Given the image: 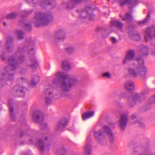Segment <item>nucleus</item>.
Wrapping results in <instances>:
<instances>
[{
  "label": "nucleus",
  "mask_w": 155,
  "mask_h": 155,
  "mask_svg": "<svg viewBox=\"0 0 155 155\" xmlns=\"http://www.w3.org/2000/svg\"><path fill=\"white\" fill-rule=\"evenodd\" d=\"M55 77L53 81V83L61 84L62 88L64 91L69 90L77 81L75 78H71L68 75L65 74L62 72H58L56 74Z\"/></svg>",
  "instance_id": "1"
},
{
  "label": "nucleus",
  "mask_w": 155,
  "mask_h": 155,
  "mask_svg": "<svg viewBox=\"0 0 155 155\" xmlns=\"http://www.w3.org/2000/svg\"><path fill=\"white\" fill-rule=\"evenodd\" d=\"M136 61L138 63V65L135 66L134 65L131 66L128 70V74L131 77H145L147 74V70L144 64L143 59L141 58H137Z\"/></svg>",
  "instance_id": "2"
},
{
  "label": "nucleus",
  "mask_w": 155,
  "mask_h": 155,
  "mask_svg": "<svg viewBox=\"0 0 155 155\" xmlns=\"http://www.w3.org/2000/svg\"><path fill=\"white\" fill-rule=\"evenodd\" d=\"M103 129L104 132L101 130L97 131H94V135L96 140L100 141L105 138V134L108 136L110 141L113 142L114 140V136L112 133L110 128L107 126L105 125L103 127Z\"/></svg>",
  "instance_id": "3"
},
{
  "label": "nucleus",
  "mask_w": 155,
  "mask_h": 155,
  "mask_svg": "<svg viewBox=\"0 0 155 155\" xmlns=\"http://www.w3.org/2000/svg\"><path fill=\"white\" fill-rule=\"evenodd\" d=\"M35 22L37 25H46L52 19L51 14H44L41 12H37L35 18Z\"/></svg>",
  "instance_id": "4"
},
{
  "label": "nucleus",
  "mask_w": 155,
  "mask_h": 155,
  "mask_svg": "<svg viewBox=\"0 0 155 155\" xmlns=\"http://www.w3.org/2000/svg\"><path fill=\"white\" fill-rule=\"evenodd\" d=\"M148 92V90L146 89L143 90L141 92L140 96L137 93H134L132 97L131 102L134 103L137 101H138L139 102H142L144 100L145 96Z\"/></svg>",
  "instance_id": "5"
},
{
  "label": "nucleus",
  "mask_w": 155,
  "mask_h": 155,
  "mask_svg": "<svg viewBox=\"0 0 155 155\" xmlns=\"http://www.w3.org/2000/svg\"><path fill=\"white\" fill-rule=\"evenodd\" d=\"M115 1H119L120 6H123L127 4L134 7L140 3L139 0H114Z\"/></svg>",
  "instance_id": "6"
},
{
  "label": "nucleus",
  "mask_w": 155,
  "mask_h": 155,
  "mask_svg": "<svg viewBox=\"0 0 155 155\" xmlns=\"http://www.w3.org/2000/svg\"><path fill=\"white\" fill-rule=\"evenodd\" d=\"M34 120L38 123L41 122L43 118V114L39 110L35 111L32 116Z\"/></svg>",
  "instance_id": "7"
},
{
  "label": "nucleus",
  "mask_w": 155,
  "mask_h": 155,
  "mask_svg": "<svg viewBox=\"0 0 155 155\" xmlns=\"http://www.w3.org/2000/svg\"><path fill=\"white\" fill-rule=\"evenodd\" d=\"M127 115L126 114L121 115L119 121V124L120 128L124 129L126 126L127 121Z\"/></svg>",
  "instance_id": "8"
},
{
  "label": "nucleus",
  "mask_w": 155,
  "mask_h": 155,
  "mask_svg": "<svg viewBox=\"0 0 155 155\" xmlns=\"http://www.w3.org/2000/svg\"><path fill=\"white\" fill-rule=\"evenodd\" d=\"M135 53L132 50H129L127 53L123 61L124 64L126 63L128 61L132 60L134 56Z\"/></svg>",
  "instance_id": "9"
},
{
  "label": "nucleus",
  "mask_w": 155,
  "mask_h": 155,
  "mask_svg": "<svg viewBox=\"0 0 155 155\" xmlns=\"http://www.w3.org/2000/svg\"><path fill=\"white\" fill-rule=\"evenodd\" d=\"M86 144L85 146L84 151L85 154H89L91 152V145L90 143V140L88 138L86 141Z\"/></svg>",
  "instance_id": "10"
},
{
  "label": "nucleus",
  "mask_w": 155,
  "mask_h": 155,
  "mask_svg": "<svg viewBox=\"0 0 155 155\" xmlns=\"http://www.w3.org/2000/svg\"><path fill=\"white\" fill-rule=\"evenodd\" d=\"M8 63L9 66L11 67L13 70L15 69L18 65L16 60L13 58H10L8 60Z\"/></svg>",
  "instance_id": "11"
},
{
  "label": "nucleus",
  "mask_w": 155,
  "mask_h": 155,
  "mask_svg": "<svg viewBox=\"0 0 155 155\" xmlns=\"http://www.w3.org/2000/svg\"><path fill=\"white\" fill-rule=\"evenodd\" d=\"M81 1V0H71L70 2L67 5V7L69 9L73 8Z\"/></svg>",
  "instance_id": "12"
},
{
  "label": "nucleus",
  "mask_w": 155,
  "mask_h": 155,
  "mask_svg": "<svg viewBox=\"0 0 155 155\" xmlns=\"http://www.w3.org/2000/svg\"><path fill=\"white\" fill-rule=\"evenodd\" d=\"M68 122L67 119L66 118H64L60 121L57 126L58 130H60L61 128H63L65 127Z\"/></svg>",
  "instance_id": "13"
},
{
  "label": "nucleus",
  "mask_w": 155,
  "mask_h": 155,
  "mask_svg": "<svg viewBox=\"0 0 155 155\" xmlns=\"http://www.w3.org/2000/svg\"><path fill=\"white\" fill-rule=\"evenodd\" d=\"M94 114V113L93 111L87 112L82 115L83 119L84 120H85L93 117Z\"/></svg>",
  "instance_id": "14"
},
{
  "label": "nucleus",
  "mask_w": 155,
  "mask_h": 155,
  "mask_svg": "<svg viewBox=\"0 0 155 155\" xmlns=\"http://www.w3.org/2000/svg\"><path fill=\"white\" fill-rule=\"evenodd\" d=\"M125 87L128 91H130L134 88V84L131 81H127L125 84Z\"/></svg>",
  "instance_id": "15"
},
{
  "label": "nucleus",
  "mask_w": 155,
  "mask_h": 155,
  "mask_svg": "<svg viewBox=\"0 0 155 155\" xmlns=\"http://www.w3.org/2000/svg\"><path fill=\"white\" fill-rule=\"evenodd\" d=\"M111 26H114L118 28H121L123 24L118 20L112 21L110 23Z\"/></svg>",
  "instance_id": "16"
},
{
  "label": "nucleus",
  "mask_w": 155,
  "mask_h": 155,
  "mask_svg": "<svg viewBox=\"0 0 155 155\" xmlns=\"http://www.w3.org/2000/svg\"><path fill=\"white\" fill-rule=\"evenodd\" d=\"M149 51V49L147 47L143 45L141 46L140 51L143 55H147L148 54Z\"/></svg>",
  "instance_id": "17"
},
{
  "label": "nucleus",
  "mask_w": 155,
  "mask_h": 155,
  "mask_svg": "<svg viewBox=\"0 0 155 155\" xmlns=\"http://www.w3.org/2000/svg\"><path fill=\"white\" fill-rule=\"evenodd\" d=\"M62 66V68L66 70H69L70 68V67L68 62L66 60L63 61Z\"/></svg>",
  "instance_id": "18"
},
{
  "label": "nucleus",
  "mask_w": 155,
  "mask_h": 155,
  "mask_svg": "<svg viewBox=\"0 0 155 155\" xmlns=\"http://www.w3.org/2000/svg\"><path fill=\"white\" fill-rule=\"evenodd\" d=\"M120 17L122 18L123 20L126 21L128 22L131 21L132 19L131 15L129 13L126 14L125 18H123L122 16H120Z\"/></svg>",
  "instance_id": "19"
},
{
  "label": "nucleus",
  "mask_w": 155,
  "mask_h": 155,
  "mask_svg": "<svg viewBox=\"0 0 155 155\" xmlns=\"http://www.w3.org/2000/svg\"><path fill=\"white\" fill-rule=\"evenodd\" d=\"M39 77L38 76H35V78L32 79L31 84H29L30 85L34 87L36 86L38 82L39 81Z\"/></svg>",
  "instance_id": "20"
},
{
  "label": "nucleus",
  "mask_w": 155,
  "mask_h": 155,
  "mask_svg": "<svg viewBox=\"0 0 155 155\" xmlns=\"http://www.w3.org/2000/svg\"><path fill=\"white\" fill-rule=\"evenodd\" d=\"M150 15L149 14H148L146 18L143 20L138 22V25H142L145 24L148 21V20L150 19Z\"/></svg>",
  "instance_id": "21"
},
{
  "label": "nucleus",
  "mask_w": 155,
  "mask_h": 155,
  "mask_svg": "<svg viewBox=\"0 0 155 155\" xmlns=\"http://www.w3.org/2000/svg\"><path fill=\"white\" fill-rule=\"evenodd\" d=\"M8 106L9 107L11 117L12 119L14 117L13 108L12 106L9 102H8Z\"/></svg>",
  "instance_id": "22"
},
{
  "label": "nucleus",
  "mask_w": 155,
  "mask_h": 155,
  "mask_svg": "<svg viewBox=\"0 0 155 155\" xmlns=\"http://www.w3.org/2000/svg\"><path fill=\"white\" fill-rule=\"evenodd\" d=\"M37 146L41 151H43L44 149V145L42 140H39L37 144Z\"/></svg>",
  "instance_id": "23"
},
{
  "label": "nucleus",
  "mask_w": 155,
  "mask_h": 155,
  "mask_svg": "<svg viewBox=\"0 0 155 155\" xmlns=\"http://www.w3.org/2000/svg\"><path fill=\"white\" fill-rule=\"evenodd\" d=\"M15 88L17 89V91H19L22 94L21 96V97H23L24 96L25 92L23 90V87L20 86H16Z\"/></svg>",
  "instance_id": "24"
},
{
  "label": "nucleus",
  "mask_w": 155,
  "mask_h": 155,
  "mask_svg": "<svg viewBox=\"0 0 155 155\" xmlns=\"http://www.w3.org/2000/svg\"><path fill=\"white\" fill-rule=\"evenodd\" d=\"M18 38L19 39H21L23 37V33L22 31L20 30H17L16 31Z\"/></svg>",
  "instance_id": "25"
},
{
  "label": "nucleus",
  "mask_w": 155,
  "mask_h": 155,
  "mask_svg": "<svg viewBox=\"0 0 155 155\" xmlns=\"http://www.w3.org/2000/svg\"><path fill=\"white\" fill-rule=\"evenodd\" d=\"M17 16L16 13H14L10 14L7 16V18L8 19H12L15 18Z\"/></svg>",
  "instance_id": "26"
},
{
  "label": "nucleus",
  "mask_w": 155,
  "mask_h": 155,
  "mask_svg": "<svg viewBox=\"0 0 155 155\" xmlns=\"http://www.w3.org/2000/svg\"><path fill=\"white\" fill-rule=\"evenodd\" d=\"M31 62L33 63V64L31 65V66L33 68H35L38 65V63L36 60L35 59H34L31 61Z\"/></svg>",
  "instance_id": "27"
},
{
  "label": "nucleus",
  "mask_w": 155,
  "mask_h": 155,
  "mask_svg": "<svg viewBox=\"0 0 155 155\" xmlns=\"http://www.w3.org/2000/svg\"><path fill=\"white\" fill-rule=\"evenodd\" d=\"M102 77L107 78H110L111 77L110 73L108 72L104 73L102 75Z\"/></svg>",
  "instance_id": "28"
},
{
  "label": "nucleus",
  "mask_w": 155,
  "mask_h": 155,
  "mask_svg": "<svg viewBox=\"0 0 155 155\" xmlns=\"http://www.w3.org/2000/svg\"><path fill=\"white\" fill-rule=\"evenodd\" d=\"M149 102L150 103H155V95L150 98L149 100Z\"/></svg>",
  "instance_id": "29"
},
{
  "label": "nucleus",
  "mask_w": 155,
  "mask_h": 155,
  "mask_svg": "<svg viewBox=\"0 0 155 155\" xmlns=\"http://www.w3.org/2000/svg\"><path fill=\"white\" fill-rule=\"evenodd\" d=\"M73 50V49L71 47H69L66 49V51L69 53H71Z\"/></svg>",
  "instance_id": "30"
},
{
  "label": "nucleus",
  "mask_w": 155,
  "mask_h": 155,
  "mask_svg": "<svg viewBox=\"0 0 155 155\" xmlns=\"http://www.w3.org/2000/svg\"><path fill=\"white\" fill-rule=\"evenodd\" d=\"M91 8L90 7H86V9H85L84 10H83L82 11L83 14H88V12L87 11V9L88 10L90 9Z\"/></svg>",
  "instance_id": "31"
},
{
  "label": "nucleus",
  "mask_w": 155,
  "mask_h": 155,
  "mask_svg": "<svg viewBox=\"0 0 155 155\" xmlns=\"http://www.w3.org/2000/svg\"><path fill=\"white\" fill-rule=\"evenodd\" d=\"M111 41L113 43H115L117 41V40L116 39L113 37L111 38Z\"/></svg>",
  "instance_id": "32"
},
{
  "label": "nucleus",
  "mask_w": 155,
  "mask_h": 155,
  "mask_svg": "<svg viewBox=\"0 0 155 155\" xmlns=\"http://www.w3.org/2000/svg\"><path fill=\"white\" fill-rule=\"evenodd\" d=\"M50 1V0H46L45 1L44 3L46 4H48L50 5L51 4V2Z\"/></svg>",
  "instance_id": "33"
},
{
  "label": "nucleus",
  "mask_w": 155,
  "mask_h": 155,
  "mask_svg": "<svg viewBox=\"0 0 155 155\" xmlns=\"http://www.w3.org/2000/svg\"><path fill=\"white\" fill-rule=\"evenodd\" d=\"M50 90L49 89H47L45 91L46 94L50 95L51 94V92L50 91Z\"/></svg>",
  "instance_id": "34"
},
{
  "label": "nucleus",
  "mask_w": 155,
  "mask_h": 155,
  "mask_svg": "<svg viewBox=\"0 0 155 155\" xmlns=\"http://www.w3.org/2000/svg\"><path fill=\"white\" fill-rule=\"evenodd\" d=\"M91 16H93V15H87L86 17H84V16H83L82 17H83V18H88L89 19H91Z\"/></svg>",
  "instance_id": "35"
},
{
  "label": "nucleus",
  "mask_w": 155,
  "mask_h": 155,
  "mask_svg": "<svg viewBox=\"0 0 155 155\" xmlns=\"http://www.w3.org/2000/svg\"><path fill=\"white\" fill-rule=\"evenodd\" d=\"M131 118L132 119H134L135 118H136V116L134 114L132 115L131 116Z\"/></svg>",
  "instance_id": "36"
},
{
  "label": "nucleus",
  "mask_w": 155,
  "mask_h": 155,
  "mask_svg": "<svg viewBox=\"0 0 155 155\" xmlns=\"http://www.w3.org/2000/svg\"><path fill=\"white\" fill-rule=\"evenodd\" d=\"M50 99H48V98H46V102L48 104L49 103V102H50Z\"/></svg>",
  "instance_id": "37"
},
{
  "label": "nucleus",
  "mask_w": 155,
  "mask_h": 155,
  "mask_svg": "<svg viewBox=\"0 0 155 155\" xmlns=\"http://www.w3.org/2000/svg\"><path fill=\"white\" fill-rule=\"evenodd\" d=\"M44 127H47V125L46 124H43L42 127V129H44Z\"/></svg>",
  "instance_id": "38"
},
{
  "label": "nucleus",
  "mask_w": 155,
  "mask_h": 155,
  "mask_svg": "<svg viewBox=\"0 0 155 155\" xmlns=\"http://www.w3.org/2000/svg\"><path fill=\"white\" fill-rule=\"evenodd\" d=\"M22 80L23 82H25L27 81V80L26 79L24 78H22Z\"/></svg>",
  "instance_id": "39"
},
{
  "label": "nucleus",
  "mask_w": 155,
  "mask_h": 155,
  "mask_svg": "<svg viewBox=\"0 0 155 155\" xmlns=\"http://www.w3.org/2000/svg\"><path fill=\"white\" fill-rule=\"evenodd\" d=\"M3 24H4V25H6V23H5V22H4Z\"/></svg>",
  "instance_id": "40"
},
{
  "label": "nucleus",
  "mask_w": 155,
  "mask_h": 155,
  "mask_svg": "<svg viewBox=\"0 0 155 155\" xmlns=\"http://www.w3.org/2000/svg\"><path fill=\"white\" fill-rule=\"evenodd\" d=\"M152 54H155V52L154 53L153 52H152Z\"/></svg>",
  "instance_id": "41"
},
{
  "label": "nucleus",
  "mask_w": 155,
  "mask_h": 155,
  "mask_svg": "<svg viewBox=\"0 0 155 155\" xmlns=\"http://www.w3.org/2000/svg\"><path fill=\"white\" fill-rule=\"evenodd\" d=\"M138 37L140 38V36H138Z\"/></svg>",
  "instance_id": "42"
},
{
  "label": "nucleus",
  "mask_w": 155,
  "mask_h": 155,
  "mask_svg": "<svg viewBox=\"0 0 155 155\" xmlns=\"http://www.w3.org/2000/svg\"><path fill=\"white\" fill-rule=\"evenodd\" d=\"M47 139V137H46V138H45L46 140V139Z\"/></svg>",
  "instance_id": "43"
}]
</instances>
